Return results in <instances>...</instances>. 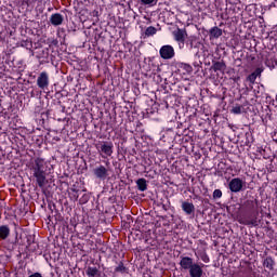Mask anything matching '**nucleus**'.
I'll return each instance as SVG.
<instances>
[{"mask_svg":"<svg viewBox=\"0 0 277 277\" xmlns=\"http://www.w3.org/2000/svg\"><path fill=\"white\" fill-rule=\"evenodd\" d=\"M49 161H45L44 158H35L30 164V170L32 172L34 179H36V184L40 189H43L47 185V176L51 174V167H49Z\"/></svg>","mask_w":277,"mask_h":277,"instance_id":"obj_1","label":"nucleus"},{"mask_svg":"<svg viewBox=\"0 0 277 277\" xmlns=\"http://www.w3.org/2000/svg\"><path fill=\"white\" fill-rule=\"evenodd\" d=\"M95 148L102 159H107L114 155V143L111 141H98Z\"/></svg>","mask_w":277,"mask_h":277,"instance_id":"obj_2","label":"nucleus"},{"mask_svg":"<svg viewBox=\"0 0 277 277\" xmlns=\"http://www.w3.org/2000/svg\"><path fill=\"white\" fill-rule=\"evenodd\" d=\"M242 211L250 215L251 217H256L259 215V200L258 199H247L242 203Z\"/></svg>","mask_w":277,"mask_h":277,"instance_id":"obj_3","label":"nucleus"},{"mask_svg":"<svg viewBox=\"0 0 277 277\" xmlns=\"http://www.w3.org/2000/svg\"><path fill=\"white\" fill-rule=\"evenodd\" d=\"M228 189L232 194H239V192L246 189V181L241 180V177H234L228 183Z\"/></svg>","mask_w":277,"mask_h":277,"instance_id":"obj_4","label":"nucleus"},{"mask_svg":"<svg viewBox=\"0 0 277 277\" xmlns=\"http://www.w3.org/2000/svg\"><path fill=\"white\" fill-rule=\"evenodd\" d=\"M92 172L95 179H98V181H107L109 177V169L103 164H98L93 168Z\"/></svg>","mask_w":277,"mask_h":277,"instance_id":"obj_5","label":"nucleus"},{"mask_svg":"<svg viewBox=\"0 0 277 277\" xmlns=\"http://www.w3.org/2000/svg\"><path fill=\"white\" fill-rule=\"evenodd\" d=\"M159 55L162 60H172L176 55V52L174 51V47L166 44L160 48Z\"/></svg>","mask_w":277,"mask_h":277,"instance_id":"obj_6","label":"nucleus"},{"mask_svg":"<svg viewBox=\"0 0 277 277\" xmlns=\"http://www.w3.org/2000/svg\"><path fill=\"white\" fill-rule=\"evenodd\" d=\"M51 81L49 78V72L41 71L37 78V85L40 90H49Z\"/></svg>","mask_w":277,"mask_h":277,"instance_id":"obj_7","label":"nucleus"},{"mask_svg":"<svg viewBox=\"0 0 277 277\" xmlns=\"http://www.w3.org/2000/svg\"><path fill=\"white\" fill-rule=\"evenodd\" d=\"M174 67L176 69V71L180 72V75H187V74L192 72V70H194L192 68V65H189L187 63H182V62L174 63Z\"/></svg>","mask_w":277,"mask_h":277,"instance_id":"obj_8","label":"nucleus"},{"mask_svg":"<svg viewBox=\"0 0 277 277\" xmlns=\"http://www.w3.org/2000/svg\"><path fill=\"white\" fill-rule=\"evenodd\" d=\"M173 37L175 42L185 44V38H187V30L183 28H177L176 30L173 31Z\"/></svg>","mask_w":277,"mask_h":277,"instance_id":"obj_9","label":"nucleus"},{"mask_svg":"<svg viewBox=\"0 0 277 277\" xmlns=\"http://www.w3.org/2000/svg\"><path fill=\"white\" fill-rule=\"evenodd\" d=\"M194 264H195L194 259L189 256H183V255L181 256L180 266L182 269L189 271Z\"/></svg>","mask_w":277,"mask_h":277,"instance_id":"obj_10","label":"nucleus"},{"mask_svg":"<svg viewBox=\"0 0 277 277\" xmlns=\"http://www.w3.org/2000/svg\"><path fill=\"white\" fill-rule=\"evenodd\" d=\"M208 35L210 40H217L223 35V30L217 26H213L209 29Z\"/></svg>","mask_w":277,"mask_h":277,"instance_id":"obj_11","label":"nucleus"},{"mask_svg":"<svg viewBox=\"0 0 277 277\" xmlns=\"http://www.w3.org/2000/svg\"><path fill=\"white\" fill-rule=\"evenodd\" d=\"M190 277H201L205 274L202 266L198 263H195L193 267L188 271Z\"/></svg>","mask_w":277,"mask_h":277,"instance_id":"obj_12","label":"nucleus"},{"mask_svg":"<svg viewBox=\"0 0 277 277\" xmlns=\"http://www.w3.org/2000/svg\"><path fill=\"white\" fill-rule=\"evenodd\" d=\"M50 23L54 27H60L64 23V15L60 13H54L50 16Z\"/></svg>","mask_w":277,"mask_h":277,"instance_id":"obj_13","label":"nucleus"},{"mask_svg":"<svg viewBox=\"0 0 277 277\" xmlns=\"http://www.w3.org/2000/svg\"><path fill=\"white\" fill-rule=\"evenodd\" d=\"M211 70H213L214 72H224V70H226V63L224 61L213 62Z\"/></svg>","mask_w":277,"mask_h":277,"instance_id":"obj_14","label":"nucleus"},{"mask_svg":"<svg viewBox=\"0 0 277 277\" xmlns=\"http://www.w3.org/2000/svg\"><path fill=\"white\" fill-rule=\"evenodd\" d=\"M182 211H184L186 215H192L193 213L196 212V207L192 202L183 201Z\"/></svg>","mask_w":277,"mask_h":277,"instance_id":"obj_15","label":"nucleus"},{"mask_svg":"<svg viewBox=\"0 0 277 277\" xmlns=\"http://www.w3.org/2000/svg\"><path fill=\"white\" fill-rule=\"evenodd\" d=\"M10 225H1L0 226V240L5 241L8 237H10Z\"/></svg>","mask_w":277,"mask_h":277,"instance_id":"obj_16","label":"nucleus"},{"mask_svg":"<svg viewBox=\"0 0 277 277\" xmlns=\"http://www.w3.org/2000/svg\"><path fill=\"white\" fill-rule=\"evenodd\" d=\"M274 265H276V262L273 256H266V259H264L263 266L266 267V269L274 272Z\"/></svg>","mask_w":277,"mask_h":277,"instance_id":"obj_17","label":"nucleus"},{"mask_svg":"<svg viewBox=\"0 0 277 277\" xmlns=\"http://www.w3.org/2000/svg\"><path fill=\"white\" fill-rule=\"evenodd\" d=\"M145 62H147L148 66H151V68L147 70H151V72H156V70H159V64L157 61H155V57H147L145 58Z\"/></svg>","mask_w":277,"mask_h":277,"instance_id":"obj_18","label":"nucleus"},{"mask_svg":"<svg viewBox=\"0 0 277 277\" xmlns=\"http://www.w3.org/2000/svg\"><path fill=\"white\" fill-rule=\"evenodd\" d=\"M136 187L138 189V192H146V189H148V183L146 181V179L141 177L136 181Z\"/></svg>","mask_w":277,"mask_h":277,"instance_id":"obj_19","label":"nucleus"},{"mask_svg":"<svg viewBox=\"0 0 277 277\" xmlns=\"http://www.w3.org/2000/svg\"><path fill=\"white\" fill-rule=\"evenodd\" d=\"M38 243H36V238L32 235L27 236V248L30 250H36Z\"/></svg>","mask_w":277,"mask_h":277,"instance_id":"obj_20","label":"nucleus"},{"mask_svg":"<svg viewBox=\"0 0 277 277\" xmlns=\"http://www.w3.org/2000/svg\"><path fill=\"white\" fill-rule=\"evenodd\" d=\"M96 272H98V268L96 266H88L85 274L88 277H95Z\"/></svg>","mask_w":277,"mask_h":277,"instance_id":"obj_21","label":"nucleus"},{"mask_svg":"<svg viewBox=\"0 0 277 277\" xmlns=\"http://www.w3.org/2000/svg\"><path fill=\"white\" fill-rule=\"evenodd\" d=\"M115 272L119 274H127L128 268L126 267L124 263L120 262L119 265L115 268Z\"/></svg>","mask_w":277,"mask_h":277,"instance_id":"obj_22","label":"nucleus"},{"mask_svg":"<svg viewBox=\"0 0 277 277\" xmlns=\"http://www.w3.org/2000/svg\"><path fill=\"white\" fill-rule=\"evenodd\" d=\"M155 34H157V28H155V26H149L145 30V36L148 38H150V36H155Z\"/></svg>","mask_w":277,"mask_h":277,"instance_id":"obj_23","label":"nucleus"},{"mask_svg":"<svg viewBox=\"0 0 277 277\" xmlns=\"http://www.w3.org/2000/svg\"><path fill=\"white\" fill-rule=\"evenodd\" d=\"M90 202V194H83L79 199V205H88Z\"/></svg>","mask_w":277,"mask_h":277,"instance_id":"obj_24","label":"nucleus"},{"mask_svg":"<svg viewBox=\"0 0 277 277\" xmlns=\"http://www.w3.org/2000/svg\"><path fill=\"white\" fill-rule=\"evenodd\" d=\"M158 1L159 0H141V4L142 5H150V6H153V5H157Z\"/></svg>","mask_w":277,"mask_h":277,"instance_id":"obj_25","label":"nucleus"},{"mask_svg":"<svg viewBox=\"0 0 277 277\" xmlns=\"http://www.w3.org/2000/svg\"><path fill=\"white\" fill-rule=\"evenodd\" d=\"M243 109V106L236 105L232 108V114H235L236 116H239L241 114V110Z\"/></svg>","mask_w":277,"mask_h":277,"instance_id":"obj_26","label":"nucleus"},{"mask_svg":"<svg viewBox=\"0 0 277 277\" xmlns=\"http://www.w3.org/2000/svg\"><path fill=\"white\" fill-rule=\"evenodd\" d=\"M222 190L221 189H214L213 194H212V198L213 200H220V198H222Z\"/></svg>","mask_w":277,"mask_h":277,"instance_id":"obj_27","label":"nucleus"},{"mask_svg":"<svg viewBox=\"0 0 277 277\" xmlns=\"http://www.w3.org/2000/svg\"><path fill=\"white\" fill-rule=\"evenodd\" d=\"M242 224H245L246 226H256V219L245 220Z\"/></svg>","mask_w":277,"mask_h":277,"instance_id":"obj_28","label":"nucleus"},{"mask_svg":"<svg viewBox=\"0 0 277 277\" xmlns=\"http://www.w3.org/2000/svg\"><path fill=\"white\" fill-rule=\"evenodd\" d=\"M90 16H92V18H94L95 23H98V10H93L90 13Z\"/></svg>","mask_w":277,"mask_h":277,"instance_id":"obj_29","label":"nucleus"},{"mask_svg":"<svg viewBox=\"0 0 277 277\" xmlns=\"http://www.w3.org/2000/svg\"><path fill=\"white\" fill-rule=\"evenodd\" d=\"M276 35H277V29L274 30V31H272V32L268 35L269 40H275V41H276V40H277Z\"/></svg>","mask_w":277,"mask_h":277,"instance_id":"obj_30","label":"nucleus"},{"mask_svg":"<svg viewBox=\"0 0 277 277\" xmlns=\"http://www.w3.org/2000/svg\"><path fill=\"white\" fill-rule=\"evenodd\" d=\"M193 66H195V68H197V70H200V66H202V62H194Z\"/></svg>","mask_w":277,"mask_h":277,"instance_id":"obj_31","label":"nucleus"},{"mask_svg":"<svg viewBox=\"0 0 277 277\" xmlns=\"http://www.w3.org/2000/svg\"><path fill=\"white\" fill-rule=\"evenodd\" d=\"M12 243H13V246H17V243H18V232L15 233V238L12 241Z\"/></svg>","mask_w":277,"mask_h":277,"instance_id":"obj_32","label":"nucleus"},{"mask_svg":"<svg viewBox=\"0 0 277 277\" xmlns=\"http://www.w3.org/2000/svg\"><path fill=\"white\" fill-rule=\"evenodd\" d=\"M186 45L189 47V49H194V40L186 41Z\"/></svg>","mask_w":277,"mask_h":277,"instance_id":"obj_33","label":"nucleus"},{"mask_svg":"<svg viewBox=\"0 0 277 277\" xmlns=\"http://www.w3.org/2000/svg\"><path fill=\"white\" fill-rule=\"evenodd\" d=\"M248 79H249V81H255L256 80V75L251 74V75H249Z\"/></svg>","mask_w":277,"mask_h":277,"instance_id":"obj_34","label":"nucleus"},{"mask_svg":"<svg viewBox=\"0 0 277 277\" xmlns=\"http://www.w3.org/2000/svg\"><path fill=\"white\" fill-rule=\"evenodd\" d=\"M28 277H42V274L34 273V274L29 275Z\"/></svg>","mask_w":277,"mask_h":277,"instance_id":"obj_35","label":"nucleus"},{"mask_svg":"<svg viewBox=\"0 0 277 277\" xmlns=\"http://www.w3.org/2000/svg\"><path fill=\"white\" fill-rule=\"evenodd\" d=\"M24 3H25L26 5H29V4L31 3V0H24Z\"/></svg>","mask_w":277,"mask_h":277,"instance_id":"obj_36","label":"nucleus"},{"mask_svg":"<svg viewBox=\"0 0 277 277\" xmlns=\"http://www.w3.org/2000/svg\"><path fill=\"white\" fill-rule=\"evenodd\" d=\"M101 276H102L101 271L97 269L96 275L94 277H101Z\"/></svg>","mask_w":277,"mask_h":277,"instance_id":"obj_37","label":"nucleus"},{"mask_svg":"<svg viewBox=\"0 0 277 277\" xmlns=\"http://www.w3.org/2000/svg\"><path fill=\"white\" fill-rule=\"evenodd\" d=\"M249 57H250L251 62H254L256 60V57H254V56H249Z\"/></svg>","mask_w":277,"mask_h":277,"instance_id":"obj_38","label":"nucleus"},{"mask_svg":"<svg viewBox=\"0 0 277 277\" xmlns=\"http://www.w3.org/2000/svg\"><path fill=\"white\" fill-rule=\"evenodd\" d=\"M202 261H203L205 263H208V262H209V258L202 259Z\"/></svg>","mask_w":277,"mask_h":277,"instance_id":"obj_39","label":"nucleus"},{"mask_svg":"<svg viewBox=\"0 0 277 277\" xmlns=\"http://www.w3.org/2000/svg\"><path fill=\"white\" fill-rule=\"evenodd\" d=\"M202 261H203L205 263H208V262H209V258L202 259Z\"/></svg>","mask_w":277,"mask_h":277,"instance_id":"obj_40","label":"nucleus"},{"mask_svg":"<svg viewBox=\"0 0 277 277\" xmlns=\"http://www.w3.org/2000/svg\"><path fill=\"white\" fill-rule=\"evenodd\" d=\"M106 166H109V161L106 162Z\"/></svg>","mask_w":277,"mask_h":277,"instance_id":"obj_41","label":"nucleus"},{"mask_svg":"<svg viewBox=\"0 0 277 277\" xmlns=\"http://www.w3.org/2000/svg\"><path fill=\"white\" fill-rule=\"evenodd\" d=\"M74 192H76V194H77L79 190H77V189H74Z\"/></svg>","mask_w":277,"mask_h":277,"instance_id":"obj_42","label":"nucleus"},{"mask_svg":"<svg viewBox=\"0 0 277 277\" xmlns=\"http://www.w3.org/2000/svg\"><path fill=\"white\" fill-rule=\"evenodd\" d=\"M103 277H107V275H106V274H103Z\"/></svg>","mask_w":277,"mask_h":277,"instance_id":"obj_43","label":"nucleus"}]
</instances>
